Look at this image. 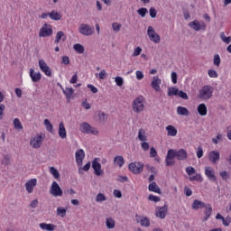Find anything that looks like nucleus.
I'll return each mask as SVG.
<instances>
[{
    "instance_id": "1",
    "label": "nucleus",
    "mask_w": 231,
    "mask_h": 231,
    "mask_svg": "<svg viewBox=\"0 0 231 231\" xmlns=\"http://www.w3.org/2000/svg\"><path fill=\"white\" fill-rule=\"evenodd\" d=\"M214 93V87L210 85H206L202 87V88L199 92V98L200 100H209L212 98V95Z\"/></svg>"
},
{
    "instance_id": "64",
    "label": "nucleus",
    "mask_w": 231,
    "mask_h": 231,
    "mask_svg": "<svg viewBox=\"0 0 231 231\" xmlns=\"http://www.w3.org/2000/svg\"><path fill=\"white\" fill-rule=\"evenodd\" d=\"M142 53V49L140 47H137L134 49V57H138V55H140Z\"/></svg>"
},
{
    "instance_id": "16",
    "label": "nucleus",
    "mask_w": 231,
    "mask_h": 231,
    "mask_svg": "<svg viewBox=\"0 0 231 231\" xmlns=\"http://www.w3.org/2000/svg\"><path fill=\"white\" fill-rule=\"evenodd\" d=\"M39 67L42 69V71L47 75V77H51V69L48 67V64H46V61L44 60H39Z\"/></svg>"
},
{
    "instance_id": "56",
    "label": "nucleus",
    "mask_w": 231,
    "mask_h": 231,
    "mask_svg": "<svg viewBox=\"0 0 231 231\" xmlns=\"http://www.w3.org/2000/svg\"><path fill=\"white\" fill-rule=\"evenodd\" d=\"M149 12H150V16L152 17V19H155L156 14H157L156 8L151 7Z\"/></svg>"
},
{
    "instance_id": "40",
    "label": "nucleus",
    "mask_w": 231,
    "mask_h": 231,
    "mask_svg": "<svg viewBox=\"0 0 231 231\" xmlns=\"http://www.w3.org/2000/svg\"><path fill=\"white\" fill-rule=\"evenodd\" d=\"M220 39L226 44H230V42H231V36L226 37V35H225V32L220 33Z\"/></svg>"
},
{
    "instance_id": "51",
    "label": "nucleus",
    "mask_w": 231,
    "mask_h": 231,
    "mask_svg": "<svg viewBox=\"0 0 231 231\" xmlns=\"http://www.w3.org/2000/svg\"><path fill=\"white\" fill-rule=\"evenodd\" d=\"M148 199L149 201H154V203H158L161 200L160 197L154 196L152 194L149 195Z\"/></svg>"
},
{
    "instance_id": "2",
    "label": "nucleus",
    "mask_w": 231,
    "mask_h": 231,
    "mask_svg": "<svg viewBox=\"0 0 231 231\" xmlns=\"http://www.w3.org/2000/svg\"><path fill=\"white\" fill-rule=\"evenodd\" d=\"M79 131H81V133H84V134H93L94 136H97V134H98V130L91 126L87 122H84L79 125Z\"/></svg>"
},
{
    "instance_id": "61",
    "label": "nucleus",
    "mask_w": 231,
    "mask_h": 231,
    "mask_svg": "<svg viewBox=\"0 0 231 231\" xmlns=\"http://www.w3.org/2000/svg\"><path fill=\"white\" fill-rule=\"evenodd\" d=\"M197 157L198 158H203V148L201 146L198 147Z\"/></svg>"
},
{
    "instance_id": "31",
    "label": "nucleus",
    "mask_w": 231,
    "mask_h": 231,
    "mask_svg": "<svg viewBox=\"0 0 231 231\" xmlns=\"http://www.w3.org/2000/svg\"><path fill=\"white\" fill-rule=\"evenodd\" d=\"M198 113L200 116H207V106L205 104L199 105Z\"/></svg>"
},
{
    "instance_id": "57",
    "label": "nucleus",
    "mask_w": 231,
    "mask_h": 231,
    "mask_svg": "<svg viewBox=\"0 0 231 231\" xmlns=\"http://www.w3.org/2000/svg\"><path fill=\"white\" fill-rule=\"evenodd\" d=\"M231 218L230 217H226V218H223L222 223L224 226H230Z\"/></svg>"
},
{
    "instance_id": "36",
    "label": "nucleus",
    "mask_w": 231,
    "mask_h": 231,
    "mask_svg": "<svg viewBox=\"0 0 231 231\" xmlns=\"http://www.w3.org/2000/svg\"><path fill=\"white\" fill-rule=\"evenodd\" d=\"M66 212H68V209H66L62 207H59L57 208L56 214H57V216H60V217H64L66 216Z\"/></svg>"
},
{
    "instance_id": "27",
    "label": "nucleus",
    "mask_w": 231,
    "mask_h": 231,
    "mask_svg": "<svg viewBox=\"0 0 231 231\" xmlns=\"http://www.w3.org/2000/svg\"><path fill=\"white\" fill-rule=\"evenodd\" d=\"M137 223H140L142 226H151V221L147 218V217H139V219H137Z\"/></svg>"
},
{
    "instance_id": "47",
    "label": "nucleus",
    "mask_w": 231,
    "mask_h": 231,
    "mask_svg": "<svg viewBox=\"0 0 231 231\" xmlns=\"http://www.w3.org/2000/svg\"><path fill=\"white\" fill-rule=\"evenodd\" d=\"M96 201L97 203H102V201H106V195L99 193L96 197Z\"/></svg>"
},
{
    "instance_id": "32",
    "label": "nucleus",
    "mask_w": 231,
    "mask_h": 231,
    "mask_svg": "<svg viewBox=\"0 0 231 231\" xmlns=\"http://www.w3.org/2000/svg\"><path fill=\"white\" fill-rule=\"evenodd\" d=\"M177 114L180 115L181 116H189V109H187L185 106H178Z\"/></svg>"
},
{
    "instance_id": "15",
    "label": "nucleus",
    "mask_w": 231,
    "mask_h": 231,
    "mask_svg": "<svg viewBox=\"0 0 231 231\" xmlns=\"http://www.w3.org/2000/svg\"><path fill=\"white\" fill-rule=\"evenodd\" d=\"M205 175L209 180V181H217V178L216 177V172L214 169L209 166L205 167Z\"/></svg>"
},
{
    "instance_id": "8",
    "label": "nucleus",
    "mask_w": 231,
    "mask_h": 231,
    "mask_svg": "<svg viewBox=\"0 0 231 231\" xmlns=\"http://www.w3.org/2000/svg\"><path fill=\"white\" fill-rule=\"evenodd\" d=\"M147 35L150 41L155 42V44H159L161 41L160 34L156 33V31H154V28H152V26H148Z\"/></svg>"
},
{
    "instance_id": "30",
    "label": "nucleus",
    "mask_w": 231,
    "mask_h": 231,
    "mask_svg": "<svg viewBox=\"0 0 231 231\" xmlns=\"http://www.w3.org/2000/svg\"><path fill=\"white\" fill-rule=\"evenodd\" d=\"M166 131L168 133V136H176V134H178V130L172 125L166 126Z\"/></svg>"
},
{
    "instance_id": "35",
    "label": "nucleus",
    "mask_w": 231,
    "mask_h": 231,
    "mask_svg": "<svg viewBox=\"0 0 231 231\" xmlns=\"http://www.w3.org/2000/svg\"><path fill=\"white\" fill-rule=\"evenodd\" d=\"M179 91L180 90L174 87L169 88H168V97H176V96H178Z\"/></svg>"
},
{
    "instance_id": "9",
    "label": "nucleus",
    "mask_w": 231,
    "mask_h": 231,
    "mask_svg": "<svg viewBox=\"0 0 231 231\" xmlns=\"http://www.w3.org/2000/svg\"><path fill=\"white\" fill-rule=\"evenodd\" d=\"M144 107H145V106L143 105V97H139L134 99V106H133V110L134 111V113H142V111H143Z\"/></svg>"
},
{
    "instance_id": "20",
    "label": "nucleus",
    "mask_w": 231,
    "mask_h": 231,
    "mask_svg": "<svg viewBox=\"0 0 231 231\" xmlns=\"http://www.w3.org/2000/svg\"><path fill=\"white\" fill-rule=\"evenodd\" d=\"M160 84H162V79H160L158 76H154L151 83L152 89H155L156 91H162Z\"/></svg>"
},
{
    "instance_id": "45",
    "label": "nucleus",
    "mask_w": 231,
    "mask_h": 231,
    "mask_svg": "<svg viewBox=\"0 0 231 231\" xmlns=\"http://www.w3.org/2000/svg\"><path fill=\"white\" fill-rule=\"evenodd\" d=\"M115 82L116 84V86L121 88V86H124V78L117 76L115 78Z\"/></svg>"
},
{
    "instance_id": "58",
    "label": "nucleus",
    "mask_w": 231,
    "mask_h": 231,
    "mask_svg": "<svg viewBox=\"0 0 231 231\" xmlns=\"http://www.w3.org/2000/svg\"><path fill=\"white\" fill-rule=\"evenodd\" d=\"M3 165H10V156L5 155L4 159L2 160Z\"/></svg>"
},
{
    "instance_id": "39",
    "label": "nucleus",
    "mask_w": 231,
    "mask_h": 231,
    "mask_svg": "<svg viewBox=\"0 0 231 231\" xmlns=\"http://www.w3.org/2000/svg\"><path fill=\"white\" fill-rule=\"evenodd\" d=\"M138 138L141 142H145L147 140V136H145V131L143 129H140L138 131Z\"/></svg>"
},
{
    "instance_id": "41",
    "label": "nucleus",
    "mask_w": 231,
    "mask_h": 231,
    "mask_svg": "<svg viewBox=\"0 0 231 231\" xmlns=\"http://www.w3.org/2000/svg\"><path fill=\"white\" fill-rule=\"evenodd\" d=\"M44 125L49 133H53V125H51L49 119L44 120Z\"/></svg>"
},
{
    "instance_id": "29",
    "label": "nucleus",
    "mask_w": 231,
    "mask_h": 231,
    "mask_svg": "<svg viewBox=\"0 0 231 231\" xmlns=\"http://www.w3.org/2000/svg\"><path fill=\"white\" fill-rule=\"evenodd\" d=\"M49 17H51L52 21H60L62 19V14L57 13L56 11H51L49 13Z\"/></svg>"
},
{
    "instance_id": "10",
    "label": "nucleus",
    "mask_w": 231,
    "mask_h": 231,
    "mask_svg": "<svg viewBox=\"0 0 231 231\" xmlns=\"http://www.w3.org/2000/svg\"><path fill=\"white\" fill-rule=\"evenodd\" d=\"M171 152H173L174 158H177L179 161H183L187 160L188 158V153L185 149H180V150H174V149H170Z\"/></svg>"
},
{
    "instance_id": "18",
    "label": "nucleus",
    "mask_w": 231,
    "mask_h": 231,
    "mask_svg": "<svg viewBox=\"0 0 231 231\" xmlns=\"http://www.w3.org/2000/svg\"><path fill=\"white\" fill-rule=\"evenodd\" d=\"M174 153L171 152V150H168L166 158H165V163H166V167H172L173 165H175L176 162H174Z\"/></svg>"
},
{
    "instance_id": "26",
    "label": "nucleus",
    "mask_w": 231,
    "mask_h": 231,
    "mask_svg": "<svg viewBox=\"0 0 231 231\" xmlns=\"http://www.w3.org/2000/svg\"><path fill=\"white\" fill-rule=\"evenodd\" d=\"M63 95H65L67 100H70L71 97L73 96L74 90L73 88H66L65 89L62 88Z\"/></svg>"
},
{
    "instance_id": "34",
    "label": "nucleus",
    "mask_w": 231,
    "mask_h": 231,
    "mask_svg": "<svg viewBox=\"0 0 231 231\" xmlns=\"http://www.w3.org/2000/svg\"><path fill=\"white\" fill-rule=\"evenodd\" d=\"M106 228H108L109 230L115 228V219L111 217L106 218Z\"/></svg>"
},
{
    "instance_id": "42",
    "label": "nucleus",
    "mask_w": 231,
    "mask_h": 231,
    "mask_svg": "<svg viewBox=\"0 0 231 231\" xmlns=\"http://www.w3.org/2000/svg\"><path fill=\"white\" fill-rule=\"evenodd\" d=\"M14 129H17L18 131H21V129H23V124L21 123L19 118H14Z\"/></svg>"
},
{
    "instance_id": "49",
    "label": "nucleus",
    "mask_w": 231,
    "mask_h": 231,
    "mask_svg": "<svg viewBox=\"0 0 231 231\" xmlns=\"http://www.w3.org/2000/svg\"><path fill=\"white\" fill-rule=\"evenodd\" d=\"M177 95L183 100H189V96L187 95V93L183 92L182 90H179Z\"/></svg>"
},
{
    "instance_id": "37",
    "label": "nucleus",
    "mask_w": 231,
    "mask_h": 231,
    "mask_svg": "<svg viewBox=\"0 0 231 231\" xmlns=\"http://www.w3.org/2000/svg\"><path fill=\"white\" fill-rule=\"evenodd\" d=\"M50 172L52 174L55 180H59V178H60V173H59V170H57L55 167H51Z\"/></svg>"
},
{
    "instance_id": "22",
    "label": "nucleus",
    "mask_w": 231,
    "mask_h": 231,
    "mask_svg": "<svg viewBox=\"0 0 231 231\" xmlns=\"http://www.w3.org/2000/svg\"><path fill=\"white\" fill-rule=\"evenodd\" d=\"M59 136L62 140H66L68 138V134L66 133V127H64V123L60 122L59 125Z\"/></svg>"
},
{
    "instance_id": "54",
    "label": "nucleus",
    "mask_w": 231,
    "mask_h": 231,
    "mask_svg": "<svg viewBox=\"0 0 231 231\" xmlns=\"http://www.w3.org/2000/svg\"><path fill=\"white\" fill-rule=\"evenodd\" d=\"M208 77H210L211 79H217V72L214 69H209L208 70Z\"/></svg>"
},
{
    "instance_id": "6",
    "label": "nucleus",
    "mask_w": 231,
    "mask_h": 231,
    "mask_svg": "<svg viewBox=\"0 0 231 231\" xmlns=\"http://www.w3.org/2000/svg\"><path fill=\"white\" fill-rule=\"evenodd\" d=\"M50 194H51V196H54V198L62 197V189H60V186H59V183H57V181L52 182L50 189Z\"/></svg>"
},
{
    "instance_id": "11",
    "label": "nucleus",
    "mask_w": 231,
    "mask_h": 231,
    "mask_svg": "<svg viewBox=\"0 0 231 231\" xmlns=\"http://www.w3.org/2000/svg\"><path fill=\"white\" fill-rule=\"evenodd\" d=\"M42 142H44V137L42 135H36L31 139L30 143L33 149H39L42 145Z\"/></svg>"
},
{
    "instance_id": "44",
    "label": "nucleus",
    "mask_w": 231,
    "mask_h": 231,
    "mask_svg": "<svg viewBox=\"0 0 231 231\" xmlns=\"http://www.w3.org/2000/svg\"><path fill=\"white\" fill-rule=\"evenodd\" d=\"M98 119H99V122H106L107 115H106V113L100 111V112H98Z\"/></svg>"
},
{
    "instance_id": "52",
    "label": "nucleus",
    "mask_w": 231,
    "mask_h": 231,
    "mask_svg": "<svg viewBox=\"0 0 231 231\" xmlns=\"http://www.w3.org/2000/svg\"><path fill=\"white\" fill-rule=\"evenodd\" d=\"M112 28L115 32H120L122 25H121V23H113Z\"/></svg>"
},
{
    "instance_id": "60",
    "label": "nucleus",
    "mask_w": 231,
    "mask_h": 231,
    "mask_svg": "<svg viewBox=\"0 0 231 231\" xmlns=\"http://www.w3.org/2000/svg\"><path fill=\"white\" fill-rule=\"evenodd\" d=\"M219 174H220L222 180H228V178H229L228 172H227L226 171H220Z\"/></svg>"
},
{
    "instance_id": "38",
    "label": "nucleus",
    "mask_w": 231,
    "mask_h": 231,
    "mask_svg": "<svg viewBox=\"0 0 231 231\" xmlns=\"http://www.w3.org/2000/svg\"><path fill=\"white\" fill-rule=\"evenodd\" d=\"M73 49L75 50V51H77L78 53H84V45L80 44V43H76L73 46Z\"/></svg>"
},
{
    "instance_id": "3",
    "label": "nucleus",
    "mask_w": 231,
    "mask_h": 231,
    "mask_svg": "<svg viewBox=\"0 0 231 231\" xmlns=\"http://www.w3.org/2000/svg\"><path fill=\"white\" fill-rule=\"evenodd\" d=\"M79 32L81 35H84L85 37H89L95 33V28L91 27V25H88L87 23H81L79 27Z\"/></svg>"
},
{
    "instance_id": "7",
    "label": "nucleus",
    "mask_w": 231,
    "mask_h": 231,
    "mask_svg": "<svg viewBox=\"0 0 231 231\" xmlns=\"http://www.w3.org/2000/svg\"><path fill=\"white\" fill-rule=\"evenodd\" d=\"M189 28H192L195 32H199L203 30L204 32L207 30V23L205 22H200L198 20H194L189 23Z\"/></svg>"
},
{
    "instance_id": "55",
    "label": "nucleus",
    "mask_w": 231,
    "mask_h": 231,
    "mask_svg": "<svg viewBox=\"0 0 231 231\" xmlns=\"http://www.w3.org/2000/svg\"><path fill=\"white\" fill-rule=\"evenodd\" d=\"M150 156L151 158H156V156H158V152H156V148L152 147L150 149Z\"/></svg>"
},
{
    "instance_id": "50",
    "label": "nucleus",
    "mask_w": 231,
    "mask_h": 231,
    "mask_svg": "<svg viewBox=\"0 0 231 231\" xmlns=\"http://www.w3.org/2000/svg\"><path fill=\"white\" fill-rule=\"evenodd\" d=\"M186 172L189 176H192V174L196 173V169H194V167H192V166L187 167Z\"/></svg>"
},
{
    "instance_id": "17",
    "label": "nucleus",
    "mask_w": 231,
    "mask_h": 231,
    "mask_svg": "<svg viewBox=\"0 0 231 231\" xmlns=\"http://www.w3.org/2000/svg\"><path fill=\"white\" fill-rule=\"evenodd\" d=\"M75 156L77 164L79 165V167H82V162H84V158H86V152H84V150H78Z\"/></svg>"
},
{
    "instance_id": "21",
    "label": "nucleus",
    "mask_w": 231,
    "mask_h": 231,
    "mask_svg": "<svg viewBox=\"0 0 231 231\" xmlns=\"http://www.w3.org/2000/svg\"><path fill=\"white\" fill-rule=\"evenodd\" d=\"M30 77L32 82H40L41 79H42V75H41V72H35L33 69H30Z\"/></svg>"
},
{
    "instance_id": "28",
    "label": "nucleus",
    "mask_w": 231,
    "mask_h": 231,
    "mask_svg": "<svg viewBox=\"0 0 231 231\" xmlns=\"http://www.w3.org/2000/svg\"><path fill=\"white\" fill-rule=\"evenodd\" d=\"M40 228H42V230L53 231V230H55V225L47 224V223H41L40 224Z\"/></svg>"
},
{
    "instance_id": "33",
    "label": "nucleus",
    "mask_w": 231,
    "mask_h": 231,
    "mask_svg": "<svg viewBox=\"0 0 231 231\" xmlns=\"http://www.w3.org/2000/svg\"><path fill=\"white\" fill-rule=\"evenodd\" d=\"M114 163H116V165H118L119 167H124V163H125V161L124 160L123 156H116L114 159Z\"/></svg>"
},
{
    "instance_id": "5",
    "label": "nucleus",
    "mask_w": 231,
    "mask_h": 231,
    "mask_svg": "<svg viewBox=\"0 0 231 231\" xmlns=\"http://www.w3.org/2000/svg\"><path fill=\"white\" fill-rule=\"evenodd\" d=\"M53 35V28L48 23H44L40 29L39 37H51Z\"/></svg>"
},
{
    "instance_id": "43",
    "label": "nucleus",
    "mask_w": 231,
    "mask_h": 231,
    "mask_svg": "<svg viewBox=\"0 0 231 231\" xmlns=\"http://www.w3.org/2000/svg\"><path fill=\"white\" fill-rule=\"evenodd\" d=\"M148 13H149V10H147V8L145 7H142L137 10V14L142 17H145V15H147Z\"/></svg>"
},
{
    "instance_id": "48",
    "label": "nucleus",
    "mask_w": 231,
    "mask_h": 231,
    "mask_svg": "<svg viewBox=\"0 0 231 231\" xmlns=\"http://www.w3.org/2000/svg\"><path fill=\"white\" fill-rule=\"evenodd\" d=\"M213 63L215 66L219 67V64H221V58L219 57V54H216L214 56Z\"/></svg>"
},
{
    "instance_id": "46",
    "label": "nucleus",
    "mask_w": 231,
    "mask_h": 231,
    "mask_svg": "<svg viewBox=\"0 0 231 231\" xmlns=\"http://www.w3.org/2000/svg\"><path fill=\"white\" fill-rule=\"evenodd\" d=\"M190 181H203V178L201 177V174H197L189 177Z\"/></svg>"
},
{
    "instance_id": "23",
    "label": "nucleus",
    "mask_w": 231,
    "mask_h": 231,
    "mask_svg": "<svg viewBox=\"0 0 231 231\" xmlns=\"http://www.w3.org/2000/svg\"><path fill=\"white\" fill-rule=\"evenodd\" d=\"M206 205L205 202L199 199H195L191 205V208H193V210H199V208H205Z\"/></svg>"
},
{
    "instance_id": "14",
    "label": "nucleus",
    "mask_w": 231,
    "mask_h": 231,
    "mask_svg": "<svg viewBox=\"0 0 231 231\" xmlns=\"http://www.w3.org/2000/svg\"><path fill=\"white\" fill-rule=\"evenodd\" d=\"M167 210H169L167 204H165L163 207L157 208L155 216L160 217V219H165V217L167 216Z\"/></svg>"
},
{
    "instance_id": "4",
    "label": "nucleus",
    "mask_w": 231,
    "mask_h": 231,
    "mask_svg": "<svg viewBox=\"0 0 231 231\" xmlns=\"http://www.w3.org/2000/svg\"><path fill=\"white\" fill-rule=\"evenodd\" d=\"M128 169L133 174H142L143 172V163L138 162H131L128 165Z\"/></svg>"
},
{
    "instance_id": "59",
    "label": "nucleus",
    "mask_w": 231,
    "mask_h": 231,
    "mask_svg": "<svg viewBox=\"0 0 231 231\" xmlns=\"http://www.w3.org/2000/svg\"><path fill=\"white\" fill-rule=\"evenodd\" d=\"M171 82L178 84V73L171 72Z\"/></svg>"
},
{
    "instance_id": "24",
    "label": "nucleus",
    "mask_w": 231,
    "mask_h": 231,
    "mask_svg": "<svg viewBox=\"0 0 231 231\" xmlns=\"http://www.w3.org/2000/svg\"><path fill=\"white\" fill-rule=\"evenodd\" d=\"M205 208V217H204V221H208V217H210V216H212V205H210L209 203H208L206 205Z\"/></svg>"
},
{
    "instance_id": "62",
    "label": "nucleus",
    "mask_w": 231,
    "mask_h": 231,
    "mask_svg": "<svg viewBox=\"0 0 231 231\" xmlns=\"http://www.w3.org/2000/svg\"><path fill=\"white\" fill-rule=\"evenodd\" d=\"M135 77L137 80H142L143 79V72H142L141 70H137L135 72Z\"/></svg>"
},
{
    "instance_id": "13",
    "label": "nucleus",
    "mask_w": 231,
    "mask_h": 231,
    "mask_svg": "<svg viewBox=\"0 0 231 231\" xmlns=\"http://www.w3.org/2000/svg\"><path fill=\"white\" fill-rule=\"evenodd\" d=\"M97 160L98 159L96 158L92 162V169H94V174H96V176H102L104 174V171H102V164H100Z\"/></svg>"
},
{
    "instance_id": "12",
    "label": "nucleus",
    "mask_w": 231,
    "mask_h": 231,
    "mask_svg": "<svg viewBox=\"0 0 231 231\" xmlns=\"http://www.w3.org/2000/svg\"><path fill=\"white\" fill-rule=\"evenodd\" d=\"M221 160V153L217 151H211L208 153V161L213 163V165H216Z\"/></svg>"
},
{
    "instance_id": "19",
    "label": "nucleus",
    "mask_w": 231,
    "mask_h": 231,
    "mask_svg": "<svg viewBox=\"0 0 231 231\" xmlns=\"http://www.w3.org/2000/svg\"><path fill=\"white\" fill-rule=\"evenodd\" d=\"M37 185V179H32L25 183V189L29 194L33 192V187Z\"/></svg>"
},
{
    "instance_id": "53",
    "label": "nucleus",
    "mask_w": 231,
    "mask_h": 231,
    "mask_svg": "<svg viewBox=\"0 0 231 231\" xmlns=\"http://www.w3.org/2000/svg\"><path fill=\"white\" fill-rule=\"evenodd\" d=\"M89 169H91V162H88L87 164H85L83 166V168H80L79 170V173H82V171H89Z\"/></svg>"
},
{
    "instance_id": "25",
    "label": "nucleus",
    "mask_w": 231,
    "mask_h": 231,
    "mask_svg": "<svg viewBox=\"0 0 231 231\" xmlns=\"http://www.w3.org/2000/svg\"><path fill=\"white\" fill-rule=\"evenodd\" d=\"M148 189L150 190V192H156V194H162V189H160V187L158 186V184H156V182H152L149 185Z\"/></svg>"
},
{
    "instance_id": "63",
    "label": "nucleus",
    "mask_w": 231,
    "mask_h": 231,
    "mask_svg": "<svg viewBox=\"0 0 231 231\" xmlns=\"http://www.w3.org/2000/svg\"><path fill=\"white\" fill-rule=\"evenodd\" d=\"M88 88V89H90V91H92L94 94H97L98 93V88H97V87L91 85V84H88L87 86Z\"/></svg>"
}]
</instances>
